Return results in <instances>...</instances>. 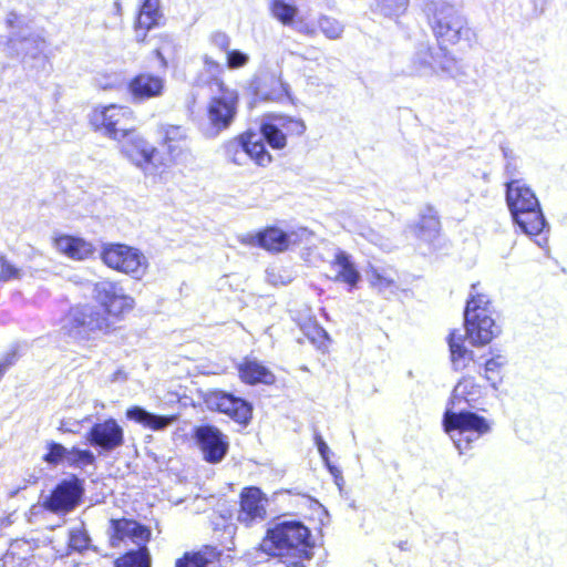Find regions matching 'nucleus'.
I'll return each mask as SVG.
<instances>
[{"label": "nucleus", "mask_w": 567, "mask_h": 567, "mask_svg": "<svg viewBox=\"0 0 567 567\" xmlns=\"http://www.w3.org/2000/svg\"><path fill=\"white\" fill-rule=\"evenodd\" d=\"M427 22L440 52L431 47L423 48L417 51L414 63L417 68L431 69L434 73L453 74L458 64L451 51L464 52L473 49L477 44V33L461 11L446 2L433 6Z\"/></svg>", "instance_id": "1"}, {"label": "nucleus", "mask_w": 567, "mask_h": 567, "mask_svg": "<svg viewBox=\"0 0 567 567\" xmlns=\"http://www.w3.org/2000/svg\"><path fill=\"white\" fill-rule=\"evenodd\" d=\"M93 292L99 307L81 305L69 310L63 329L70 338L89 340L96 333L111 334L134 308V299L115 281L96 282Z\"/></svg>", "instance_id": "2"}, {"label": "nucleus", "mask_w": 567, "mask_h": 567, "mask_svg": "<svg viewBox=\"0 0 567 567\" xmlns=\"http://www.w3.org/2000/svg\"><path fill=\"white\" fill-rule=\"evenodd\" d=\"M261 548L292 567H305L303 563L313 556L310 529L299 520L275 523L266 530Z\"/></svg>", "instance_id": "3"}, {"label": "nucleus", "mask_w": 567, "mask_h": 567, "mask_svg": "<svg viewBox=\"0 0 567 567\" xmlns=\"http://www.w3.org/2000/svg\"><path fill=\"white\" fill-rule=\"evenodd\" d=\"M505 199L513 221L527 236H538L547 223L534 190L522 179L506 183Z\"/></svg>", "instance_id": "4"}, {"label": "nucleus", "mask_w": 567, "mask_h": 567, "mask_svg": "<svg viewBox=\"0 0 567 567\" xmlns=\"http://www.w3.org/2000/svg\"><path fill=\"white\" fill-rule=\"evenodd\" d=\"M217 93L208 97L203 121V133L207 137H217L235 123L239 110V92L230 87L223 78H214Z\"/></svg>", "instance_id": "5"}, {"label": "nucleus", "mask_w": 567, "mask_h": 567, "mask_svg": "<svg viewBox=\"0 0 567 567\" xmlns=\"http://www.w3.org/2000/svg\"><path fill=\"white\" fill-rule=\"evenodd\" d=\"M478 282L472 285V292L464 309L465 337L473 346L488 344L498 333L499 328L493 319L492 301L489 297L476 291Z\"/></svg>", "instance_id": "6"}, {"label": "nucleus", "mask_w": 567, "mask_h": 567, "mask_svg": "<svg viewBox=\"0 0 567 567\" xmlns=\"http://www.w3.org/2000/svg\"><path fill=\"white\" fill-rule=\"evenodd\" d=\"M134 120L135 115L131 107L115 103L96 105L89 114L91 128L113 140L126 137L134 132L135 128L131 127Z\"/></svg>", "instance_id": "7"}, {"label": "nucleus", "mask_w": 567, "mask_h": 567, "mask_svg": "<svg viewBox=\"0 0 567 567\" xmlns=\"http://www.w3.org/2000/svg\"><path fill=\"white\" fill-rule=\"evenodd\" d=\"M307 131L306 122L299 116L269 112L259 126V132L266 143L276 151H281L288 141L299 140Z\"/></svg>", "instance_id": "8"}, {"label": "nucleus", "mask_w": 567, "mask_h": 567, "mask_svg": "<svg viewBox=\"0 0 567 567\" xmlns=\"http://www.w3.org/2000/svg\"><path fill=\"white\" fill-rule=\"evenodd\" d=\"M100 258L107 268L135 279L142 278L148 268L147 258L138 248L122 243L104 244Z\"/></svg>", "instance_id": "9"}, {"label": "nucleus", "mask_w": 567, "mask_h": 567, "mask_svg": "<svg viewBox=\"0 0 567 567\" xmlns=\"http://www.w3.org/2000/svg\"><path fill=\"white\" fill-rule=\"evenodd\" d=\"M157 154L161 169L182 161L189 152L187 130L179 124L162 123L157 126Z\"/></svg>", "instance_id": "10"}, {"label": "nucleus", "mask_w": 567, "mask_h": 567, "mask_svg": "<svg viewBox=\"0 0 567 567\" xmlns=\"http://www.w3.org/2000/svg\"><path fill=\"white\" fill-rule=\"evenodd\" d=\"M83 482L76 475L60 481L42 503L47 511L65 515L72 512L82 501Z\"/></svg>", "instance_id": "11"}, {"label": "nucleus", "mask_w": 567, "mask_h": 567, "mask_svg": "<svg viewBox=\"0 0 567 567\" xmlns=\"http://www.w3.org/2000/svg\"><path fill=\"white\" fill-rule=\"evenodd\" d=\"M268 497L258 486H245L238 495L237 520L246 527L267 517Z\"/></svg>", "instance_id": "12"}, {"label": "nucleus", "mask_w": 567, "mask_h": 567, "mask_svg": "<svg viewBox=\"0 0 567 567\" xmlns=\"http://www.w3.org/2000/svg\"><path fill=\"white\" fill-rule=\"evenodd\" d=\"M193 437L198 444L204 460L217 464L226 456L229 443L220 430L214 425H200L194 429Z\"/></svg>", "instance_id": "13"}, {"label": "nucleus", "mask_w": 567, "mask_h": 567, "mask_svg": "<svg viewBox=\"0 0 567 567\" xmlns=\"http://www.w3.org/2000/svg\"><path fill=\"white\" fill-rule=\"evenodd\" d=\"M152 538L148 526L132 518H111L109 522V542L112 547L118 546L126 539L136 545H147Z\"/></svg>", "instance_id": "14"}, {"label": "nucleus", "mask_w": 567, "mask_h": 567, "mask_svg": "<svg viewBox=\"0 0 567 567\" xmlns=\"http://www.w3.org/2000/svg\"><path fill=\"white\" fill-rule=\"evenodd\" d=\"M86 441L94 447L111 452L124 444V430L113 417L94 423L86 432Z\"/></svg>", "instance_id": "15"}, {"label": "nucleus", "mask_w": 567, "mask_h": 567, "mask_svg": "<svg viewBox=\"0 0 567 567\" xmlns=\"http://www.w3.org/2000/svg\"><path fill=\"white\" fill-rule=\"evenodd\" d=\"M216 411L226 414L234 422L246 426L252 419V404L231 393L225 391H216L212 395Z\"/></svg>", "instance_id": "16"}, {"label": "nucleus", "mask_w": 567, "mask_h": 567, "mask_svg": "<svg viewBox=\"0 0 567 567\" xmlns=\"http://www.w3.org/2000/svg\"><path fill=\"white\" fill-rule=\"evenodd\" d=\"M122 152L144 172H157L161 169L159 164L156 162L158 159L157 147L151 145L141 136H134L125 141L122 145Z\"/></svg>", "instance_id": "17"}, {"label": "nucleus", "mask_w": 567, "mask_h": 567, "mask_svg": "<svg viewBox=\"0 0 567 567\" xmlns=\"http://www.w3.org/2000/svg\"><path fill=\"white\" fill-rule=\"evenodd\" d=\"M443 429L446 433L457 431L460 434L474 432L477 436L489 432L491 426L485 417L470 411H445L443 415Z\"/></svg>", "instance_id": "18"}, {"label": "nucleus", "mask_w": 567, "mask_h": 567, "mask_svg": "<svg viewBox=\"0 0 567 567\" xmlns=\"http://www.w3.org/2000/svg\"><path fill=\"white\" fill-rule=\"evenodd\" d=\"M165 90V80L154 73L140 72L127 82V92L133 102L159 97Z\"/></svg>", "instance_id": "19"}, {"label": "nucleus", "mask_w": 567, "mask_h": 567, "mask_svg": "<svg viewBox=\"0 0 567 567\" xmlns=\"http://www.w3.org/2000/svg\"><path fill=\"white\" fill-rule=\"evenodd\" d=\"M52 246L60 255L75 261L91 259L96 252L93 243L83 237L69 234L55 235L52 238Z\"/></svg>", "instance_id": "20"}, {"label": "nucleus", "mask_w": 567, "mask_h": 567, "mask_svg": "<svg viewBox=\"0 0 567 567\" xmlns=\"http://www.w3.org/2000/svg\"><path fill=\"white\" fill-rule=\"evenodd\" d=\"M290 237V234L276 226H267L256 234L245 237L241 243L262 248L271 254H279L289 248L291 244Z\"/></svg>", "instance_id": "21"}, {"label": "nucleus", "mask_w": 567, "mask_h": 567, "mask_svg": "<svg viewBox=\"0 0 567 567\" xmlns=\"http://www.w3.org/2000/svg\"><path fill=\"white\" fill-rule=\"evenodd\" d=\"M162 19L161 0H142L133 21L137 42L145 43L147 33L161 25Z\"/></svg>", "instance_id": "22"}, {"label": "nucleus", "mask_w": 567, "mask_h": 567, "mask_svg": "<svg viewBox=\"0 0 567 567\" xmlns=\"http://www.w3.org/2000/svg\"><path fill=\"white\" fill-rule=\"evenodd\" d=\"M224 551L215 545L204 544L185 550L174 563V567H220Z\"/></svg>", "instance_id": "23"}, {"label": "nucleus", "mask_w": 567, "mask_h": 567, "mask_svg": "<svg viewBox=\"0 0 567 567\" xmlns=\"http://www.w3.org/2000/svg\"><path fill=\"white\" fill-rule=\"evenodd\" d=\"M446 342L451 365L454 371L462 372L480 365L474 351L465 346V336H462L457 329H452L449 332Z\"/></svg>", "instance_id": "24"}, {"label": "nucleus", "mask_w": 567, "mask_h": 567, "mask_svg": "<svg viewBox=\"0 0 567 567\" xmlns=\"http://www.w3.org/2000/svg\"><path fill=\"white\" fill-rule=\"evenodd\" d=\"M329 267L333 272L332 281L346 285L350 291L358 287L361 275L347 251L338 249L329 261Z\"/></svg>", "instance_id": "25"}, {"label": "nucleus", "mask_w": 567, "mask_h": 567, "mask_svg": "<svg viewBox=\"0 0 567 567\" xmlns=\"http://www.w3.org/2000/svg\"><path fill=\"white\" fill-rule=\"evenodd\" d=\"M239 380L247 385H274L275 373L255 358L245 357L236 367Z\"/></svg>", "instance_id": "26"}, {"label": "nucleus", "mask_w": 567, "mask_h": 567, "mask_svg": "<svg viewBox=\"0 0 567 567\" xmlns=\"http://www.w3.org/2000/svg\"><path fill=\"white\" fill-rule=\"evenodd\" d=\"M238 138L241 143L244 153L260 167L269 166L274 157L265 145V140H261L257 134L247 130L238 134Z\"/></svg>", "instance_id": "27"}, {"label": "nucleus", "mask_w": 567, "mask_h": 567, "mask_svg": "<svg viewBox=\"0 0 567 567\" xmlns=\"http://www.w3.org/2000/svg\"><path fill=\"white\" fill-rule=\"evenodd\" d=\"M482 388L475 382L474 378L465 375L455 385L451 403L454 408H457L461 403L473 406L482 398Z\"/></svg>", "instance_id": "28"}, {"label": "nucleus", "mask_w": 567, "mask_h": 567, "mask_svg": "<svg viewBox=\"0 0 567 567\" xmlns=\"http://www.w3.org/2000/svg\"><path fill=\"white\" fill-rule=\"evenodd\" d=\"M126 417L142 424L144 427L161 431L176 421V415H156L141 406L134 405L126 410Z\"/></svg>", "instance_id": "29"}, {"label": "nucleus", "mask_w": 567, "mask_h": 567, "mask_svg": "<svg viewBox=\"0 0 567 567\" xmlns=\"http://www.w3.org/2000/svg\"><path fill=\"white\" fill-rule=\"evenodd\" d=\"M116 558L115 567H151V555L146 545H137Z\"/></svg>", "instance_id": "30"}, {"label": "nucleus", "mask_w": 567, "mask_h": 567, "mask_svg": "<svg viewBox=\"0 0 567 567\" xmlns=\"http://www.w3.org/2000/svg\"><path fill=\"white\" fill-rule=\"evenodd\" d=\"M269 11L270 14L284 25H291L298 14V8L285 0H271Z\"/></svg>", "instance_id": "31"}, {"label": "nucleus", "mask_w": 567, "mask_h": 567, "mask_svg": "<svg viewBox=\"0 0 567 567\" xmlns=\"http://www.w3.org/2000/svg\"><path fill=\"white\" fill-rule=\"evenodd\" d=\"M301 331L307 341L317 349L326 351L330 341L327 331L316 322H306L301 324Z\"/></svg>", "instance_id": "32"}, {"label": "nucleus", "mask_w": 567, "mask_h": 567, "mask_svg": "<svg viewBox=\"0 0 567 567\" xmlns=\"http://www.w3.org/2000/svg\"><path fill=\"white\" fill-rule=\"evenodd\" d=\"M441 228L440 218L434 213H427L420 216L413 225V233L416 237H425L439 234Z\"/></svg>", "instance_id": "33"}, {"label": "nucleus", "mask_w": 567, "mask_h": 567, "mask_svg": "<svg viewBox=\"0 0 567 567\" xmlns=\"http://www.w3.org/2000/svg\"><path fill=\"white\" fill-rule=\"evenodd\" d=\"M502 368L503 362L499 355L486 360L484 364V377L495 389L503 380Z\"/></svg>", "instance_id": "34"}, {"label": "nucleus", "mask_w": 567, "mask_h": 567, "mask_svg": "<svg viewBox=\"0 0 567 567\" xmlns=\"http://www.w3.org/2000/svg\"><path fill=\"white\" fill-rule=\"evenodd\" d=\"M95 462V456L90 450H81L72 447L68 452L66 463L71 467H84L92 465Z\"/></svg>", "instance_id": "35"}, {"label": "nucleus", "mask_w": 567, "mask_h": 567, "mask_svg": "<svg viewBox=\"0 0 567 567\" xmlns=\"http://www.w3.org/2000/svg\"><path fill=\"white\" fill-rule=\"evenodd\" d=\"M318 25L321 32L330 40L339 39L343 32L342 24L331 17L321 16L318 19Z\"/></svg>", "instance_id": "36"}, {"label": "nucleus", "mask_w": 567, "mask_h": 567, "mask_svg": "<svg viewBox=\"0 0 567 567\" xmlns=\"http://www.w3.org/2000/svg\"><path fill=\"white\" fill-rule=\"evenodd\" d=\"M48 452L42 456V461L50 465H58L64 460H68V452L61 443L49 442L47 445Z\"/></svg>", "instance_id": "37"}, {"label": "nucleus", "mask_w": 567, "mask_h": 567, "mask_svg": "<svg viewBox=\"0 0 567 567\" xmlns=\"http://www.w3.org/2000/svg\"><path fill=\"white\" fill-rule=\"evenodd\" d=\"M223 150L225 153V156L234 164L240 165L241 164V153L243 146L238 138V135L235 136L231 140H228L224 143Z\"/></svg>", "instance_id": "38"}, {"label": "nucleus", "mask_w": 567, "mask_h": 567, "mask_svg": "<svg viewBox=\"0 0 567 567\" xmlns=\"http://www.w3.org/2000/svg\"><path fill=\"white\" fill-rule=\"evenodd\" d=\"M212 48L218 52L226 53L230 50L231 40L230 37L224 31H215L208 38Z\"/></svg>", "instance_id": "39"}, {"label": "nucleus", "mask_w": 567, "mask_h": 567, "mask_svg": "<svg viewBox=\"0 0 567 567\" xmlns=\"http://www.w3.org/2000/svg\"><path fill=\"white\" fill-rule=\"evenodd\" d=\"M249 62V55L240 50H229L226 52V66L230 70L244 68Z\"/></svg>", "instance_id": "40"}, {"label": "nucleus", "mask_w": 567, "mask_h": 567, "mask_svg": "<svg viewBox=\"0 0 567 567\" xmlns=\"http://www.w3.org/2000/svg\"><path fill=\"white\" fill-rule=\"evenodd\" d=\"M20 278V269L4 256H0V281L6 282Z\"/></svg>", "instance_id": "41"}, {"label": "nucleus", "mask_w": 567, "mask_h": 567, "mask_svg": "<svg viewBox=\"0 0 567 567\" xmlns=\"http://www.w3.org/2000/svg\"><path fill=\"white\" fill-rule=\"evenodd\" d=\"M202 61H203L205 72L210 75L209 83L213 84L214 78H220V74L224 71V68L217 60L213 59L212 56H209L207 54L203 55Z\"/></svg>", "instance_id": "42"}, {"label": "nucleus", "mask_w": 567, "mask_h": 567, "mask_svg": "<svg viewBox=\"0 0 567 567\" xmlns=\"http://www.w3.org/2000/svg\"><path fill=\"white\" fill-rule=\"evenodd\" d=\"M70 545L75 549H83L87 546V538L83 532L74 530L71 533Z\"/></svg>", "instance_id": "43"}, {"label": "nucleus", "mask_w": 567, "mask_h": 567, "mask_svg": "<svg viewBox=\"0 0 567 567\" xmlns=\"http://www.w3.org/2000/svg\"><path fill=\"white\" fill-rule=\"evenodd\" d=\"M315 442H316V445H317L320 456L322 457L324 463L329 466V447H328L327 443L324 442V440L322 439V436L320 434H317L315 436Z\"/></svg>", "instance_id": "44"}, {"label": "nucleus", "mask_w": 567, "mask_h": 567, "mask_svg": "<svg viewBox=\"0 0 567 567\" xmlns=\"http://www.w3.org/2000/svg\"><path fill=\"white\" fill-rule=\"evenodd\" d=\"M19 21L20 17L17 13L11 12L10 17L7 19V25L13 28Z\"/></svg>", "instance_id": "45"}, {"label": "nucleus", "mask_w": 567, "mask_h": 567, "mask_svg": "<svg viewBox=\"0 0 567 567\" xmlns=\"http://www.w3.org/2000/svg\"><path fill=\"white\" fill-rule=\"evenodd\" d=\"M306 34L308 35H313L315 34V30L313 29H307L303 31Z\"/></svg>", "instance_id": "46"}, {"label": "nucleus", "mask_w": 567, "mask_h": 567, "mask_svg": "<svg viewBox=\"0 0 567 567\" xmlns=\"http://www.w3.org/2000/svg\"><path fill=\"white\" fill-rule=\"evenodd\" d=\"M282 95H285V96L289 95V91H288L287 86H282Z\"/></svg>", "instance_id": "47"}, {"label": "nucleus", "mask_w": 567, "mask_h": 567, "mask_svg": "<svg viewBox=\"0 0 567 567\" xmlns=\"http://www.w3.org/2000/svg\"><path fill=\"white\" fill-rule=\"evenodd\" d=\"M455 444L457 446L458 450H462V440L458 439L457 441H455Z\"/></svg>", "instance_id": "48"}, {"label": "nucleus", "mask_w": 567, "mask_h": 567, "mask_svg": "<svg viewBox=\"0 0 567 567\" xmlns=\"http://www.w3.org/2000/svg\"><path fill=\"white\" fill-rule=\"evenodd\" d=\"M154 53H155V55H156V56H158V58H161V56H162L161 51H159L158 49H157V50H155V51H154Z\"/></svg>", "instance_id": "49"}, {"label": "nucleus", "mask_w": 567, "mask_h": 567, "mask_svg": "<svg viewBox=\"0 0 567 567\" xmlns=\"http://www.w3.org/2000/svg\"><path fill=\"white\" fill-rule=\"evenodd\" d=\"M468 444H470V441H468V440H466V441H465L464 446H465V447H467V446H468Z\"/></svg>", "instance_id": "50"}]
</instances>
